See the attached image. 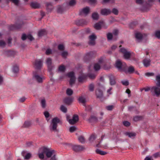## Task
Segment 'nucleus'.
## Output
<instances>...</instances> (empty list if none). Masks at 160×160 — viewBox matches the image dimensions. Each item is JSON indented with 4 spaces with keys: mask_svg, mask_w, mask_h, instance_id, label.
Wrapping results in <instances>:
<instances>
[{
    "mask_svg": "<svg viewBox=\"0 0 160 160\" xmlns=\"http://www.w3.org/2000/svg\"><path fill=\"white\" fill-rule=\"evenodd\" d=\"M46 7L47 10L48 12H51L53 9V7L51 2L46 3Z\"/></svg>",
    "mask_w": 160,
    "mask_h": 160,
    "instance_id": "obj_22",
    "label": "nucleus"
},
{
    "mask_svg": "<svg viewBox=\"0 0 160 160\" xmlns=\"http://www.w3.org/2000/svg\"><path fill=\"white\" fill-rule=\"evenodd\" d=\"M125 135L128 136L130 138H133L136 135V134L134 132H127L125 133Z\"/></svg>",
    "mask_w": 160,
    "mask_h": 160,
    "instance_id": "obj_25",
    "label": "nucleus"
},
{
    "mask_svg": "<svg viewBox=\"0 0 160 160\" xmlns=\"http://www.w3.org/2000/svg\"><path fill=\"white\" fill-rule=\"evenodd\" d=\"M30 6L32 8L36 9L39 8L40 7V4L36 2H32L30 3Z\"/></svg>",
    "mask_w": 160,
    "mask_h": 160,
    "instance_id": "obj_23",
    "label": "nucleus"
},
{
    "mask_svg": "<svg viewBox=\"0 0 160 160\" xmlns=\"http://www.w3.org/2000/svg\"><path fill=\"white\" fill-rule=\"evenodd\" d=\"M88 121L90 122H97L98 121V119L96 116L92 115L88 119Z\"/></svg>",
    "mask_w": 160,
    "mask_h": 160,
    "instance_id": "obj_27",
    "label": "nucleus"
},
{
    "mask_svg": "<svg viewBox=\"0 0 160 160\" xmlns=\"http://www.w3.org/2000/svg\"><path fill=\"white\" fill-rule=\"evenodd\" d=\"M57 11L58 13H61L62 12V7L60 6H58L57 7Z\"/></svg>",
    "mask_w": 160,
    "mask_h": 160,
    "instance_id": "obj_49",
    "label": "nucleus"
},
{
    "mask_svg": "<svg viewBox=\"0 0 160 160\" xmlns=\"http://www.w3.org/2000/svg\"><path fill=\"white\" fill-rule=\"evenodd\" d=\"M33 78L39 83H41L42 82L43 78L41 77L38 74L36 71H35L33 73Z\"/></svg>",
    "mask_w": 160,
    "mask_h": 160,
    "instance_id": "obj_7",
    "label": "nucleus"
},
{
    "mask_svg": "<svg viewBox=\"0 0 160 160\" xmlns=\"http://www.w3.org/2000/svg\"><path fill=\"white\" fill-rule=\"evenodd\" d=\"M27 38L31 41H32L34 39V38L31 34H28L27 35Z\"/></svg>",
    "mask_w": 160,
    "mask_h": 160,
    "instance_id": "obj_61",
    "label": "nucleus"
},
{
    "mask_svg": "<svg viewBox=\"0 0 160 160\" xmlns=\"http://www.w3.org/2000/svg\"><path fill=\"white\" fill-rule=\"evenodd\" d=\"M79 101L84 104L86 102L85 99L82 96L80 97L78 99Z\"/></svg>",
    "mask_w": 160,
    "mask_h": 160,
    "instance_id": "obj_35",
    "label": "nucleus"
},
{
    "mask_svg": "<svg viewBox=\"0 0 160 160\" xmlns=\"http://www.w3.org/2000/svg\"><path fill=\"white\" fill-rule=\"evenodd\" d=\"M66 93L68 95L70 96L73 93L72 90L70 88H68L66 91Z\"/></svg>",
    "mask_w": 160,
    "mask_h": 160,
    "instance_id": "obj_38",
    "label": "nucleus"
},
{
    "mask_svg": "<svg viewBox=\"0 0 160 160\" xmlns=\"http://www.w3.org/2000/svg\"><path fill=\"white\" fill-rule=\"evenodd\" d=\"M96 152L97 154L102 155H105L107 154V152H106L101 150L99 149H97L96 150Z\"/></svg>",
    "mask_w": 160,
    "mask_h": 160,
    "instance_id": "obj_30",
    "label": "nucleus"
},
{
    "mask_svg": "<svg viewBox=\"0 0 160 160\" xmlns=\"http://www.w3.org/2000/svg\"><path fill=\"white\" fill-rule=\"evenodd\" d=\"M145 75L146 76L149 77L153 76L154 75V73L153 72H146L145 73Z\"/></svg>",
    "mask_w": 160,
    "mask_h": 160,
    "instance_id": "obj_57",
    "label": "nucleus"
},
{
    "mask_svg": "<svg viewBox=\"0 0 160 160\" xmlns=\"http://www.w3.org/2000/svg\"><path fill=\"white\" fill-rule=\"evenodd\" d=\"M87 76L84 74H82L78 78V81L79 82H82L86 78Z\"/></svg>",
    "mask_w": 160,
    "mask_h": 160,
    "instance_id": "obj_24",
    "label": "nucleus"
},
{
    "mask_svg": "<svg viewBox=\"0 0 160 160\" xmlns=\"http://www.w3.org/2000/svg\"><path fill=\"white\" fill-rule=\"evenodd\" d=\"M94 86L93 84H91L89 86V89L91 91H93L94 90Z\"/></svg>",
    "mask_w": 160,
    "mask_h": 160,
    "instance_id": "obj_55",
    "label": "nucleus"
},
{
    "mask_svg": "<svg viewBox=\"0 0 160 160\" xmlns=\"http://www.w3.org/2000/svg\"><path fill=\"white\" fill-rule=\"evenodd\" d=\"M87 22L84 19L78 20L75 21V24L78 26H83L87 23Z\"/></svg>",
    "mask_w": 160,
    "mask_h": 160,
    "instance_id": "obj_14",
    "label": "nucleus"
},
{
    "mask_svg": "<svg viewBox=\"0 0 160 160\" xmlns=\"http://www.w3.org/2000/svg\"><path fill=\"white\" fill-rule=\"evenodd\" d=\"M78 139L79 142L82 143H83L85 142V139L84 137L82 136L78 137Z\"/></svg>",
    "mask_w": 160,
    "mask_h": 160,
    "instance_id": "obj_39",
    "label": "nucleus"
},
{
    "mask_svg": "<svg viewBox=\"0 0 160 160\" xmlns=\"http://www.w3.org/2000/svg\"><path fill=\"white\" fill-rule=\"evenodd\" d=\"M73 99L72 98L67 97L64 99V102L65 104L69 105L72 103Z\"/></svg>",
    "mask_w": 160,
    "mask_h": 160,
    "instance_id": "obj_21",
    "label": "nucleus"
},
{
    "mask_svg": "<svg viewBox=\"0 0 160 160\" xmlns=\"http://www.w3.org/2000/svg\"><path fill=\"white\" fill-rule=\"evenodd\" d=\"M65 70V68L63 65H61L58 68V71L61 72H64Z\"/></svg>",
    "mask_w": 160,
    "mask_h": 160,
    "instance_id": "obj_44",
    "label": "nucleus"
},
{
    "mask_svg": "<svg viewBox=\"0 0 160 160\" xmlns=\"http://www.w3.org/2000/svg\"><path fill=\"white\" fill-rule=\"evenodd\" d=\"M96 138V137L94 134L92 135L89 138V140L90 142H93Z\"/></svg>",
    "mask_w": 160,
    "mask_h": 160,
    "instance_id": "obj_41",
    "label": "nucleus"
},
{
    "mask_svg": "<svg viewBox=\"0 0 160 160\" xmlns=\"http://www.w3.org/2000/svg\"><path fill=\"white\" fill-rule=\"evenodd\" d=\"M101 68L100 65L98 63H96L94 65V69L95 71H98Z\"/></svg>",
    "mask_w": 160,
    "mask_h": 160,
    "instance_id": "obj_29",
    "label": "nucleus"
},
{
    "mask_svg": "<svg viewBox=\"0 0 160 160\" xmlns=\"http://www.w3.org/2000/svg\"><path fill=\"white\" fill-rule=\"evenodd\" d=\"M110 84L111 85H115L116 84V78L115 76L112 74L109 75L108 76Z\"/></svg>",
    "mask_w": 160,
    "mask_h": 160,
    "instance_id": "obj_13",
    "label": "nucleus"
},
{
    "mask_svg": "<svg viewBox=\"0 0 160 160\" xmlns=\"http://www.w3.org/2000/svg\"><path fill=\"white\" fill-rule=\"evenodd\" d=\"M96 94L97 98H101L103 96V92L100 89H98L96 91Z\"/></svg>",
    "mask_w": 160,
    "mask_h": 160,
    "instance_id": "obj_20",
    "label": "nucleus"
},
{
    "mask_svg": "<svg viewBox=\"0 0 160 160\" xmlns=\"http://www.w3.org/2000/svg\"><path fill=\"white\" fill-rule=\"evenodd\" d=\"M111 12V10L109 9L104 8L101 10V13L102 15L106 16L110 14Z\"/></svg>",
    "mask_w": 160,
    "mask_h": 160,
    "instance_id": "obj_18",
    "label": "nucleus"
},
{
    "mask_svg": "<svg viewBox=\"0 0 160 160\" xmlns=\"http://www.w3.org/2000/svg\"><path fill=\"white\" fill-rule=\"evenodd\" d=\"M92 18L93 19L97 20L98 18L99 15L97 12H94L92 14Z\"/></svg>",
    "mask_w": 160,
    "mask_h": 160,
    "instance_id": "obj_32",
    "label": "nucleus"
},
{
    "mask_svg": "<svg viewBox=\"0 0 160 160\" xmlns=\"http://www.w3.org/2000/svg\"><path fill=\"white\" fill-rule=\"evenodd\" d=\"M89 12V8L88 7H86L80 11L79 14L82 15L83 14L87 15Z\"/></svg>",
    "mask_w": 160,
    "mask_h": 160,
    "instance_id": "obj_17",
    "label": "nucleus"
},
{
    "mask_svg": "<svg viewBox=\"0 0 160 160\" xmlns=\"http://www.w3.org/2000/svg\"><path fill=\"white\" fill-rule=\"evenodd\" d=\"M78 116L76 114H74L73 116L72 119H69L68 121L70 124L73 125L77 123L78 121Z\"/></svg>",
    "mask_w": 160,
    "mask_h": 160,
    "instance_id": "obj_9",
    "label": "nucleus"
},
{
    "mask_svg": "<svg viewBox=\"0 0 160 160\" xmlns=\"http://www.w3.org/2000/svg\"><path fill=\"white\" fill-rule=\"evenodd\" d=\"M6 44V42L3 40H0V47H3Z\"/></svg>",
    "mask_w": 160,
    "mask_h": 160,
    "instance_id": "obj_52",
    "label": "nucleus"
},
{
    "mask_svg": "<svg viewBox=\"0 0 160 160\" xmlns=\"http://www.w3.org/2000/svg\"><path fill=\"white\" fill-rule=\"evenodd\" d=\"M76 2L75 0H70L69 5L70 6H73L76 4Z\"/></svg>",
    "mask_w": 160,
    "mask_h": 160,
    "instance_id": "obj_45",
    "label": "nucleus"
},
{
    "mask_svg": "<svg viewBox=\"0 0 160 160\" xmlns=\"http://www.w3.org/2000/svg\"><path fill=\"white\" fill-rule=\"evenodd\" d=\"M41 104L42 107L43 108H44L45 107L46 105V102L45 99H42L41 100Z\"/></svg>",
    "mask_w": 160,
    "mask_h": 160,
    "instance_id": "obj_56",
    "label": "nucleus"
},
{
    "mask_svg": "<svg viewBox=\"0 0 160 160\" xmlns=\"http://www.w3.org/2000/svg\"><path fill=\"white\" fill-rule=\"evenodd\" d=\"M97 38L95 34H92L89 36V41L88 43L91 45H93L95 44V40Z\"/></svg>",
    "mask_w": 160,
    "mask_h": 160,
    "instance_id": "obj_11",
    "label": "nucleus"
},
{
    "mask_svg": "<svg viewBox=\"0 0 160 160\" xmlns=\"http://www.w3.org/2000/svg\"><path fill=\"white\" fill-rule=\"evenodd\" d=\"M103 23V22H99L96 23L94 26L95 28L97 30H100L101 28V25Z\"/></svg>",
    "mask_w": 160,
    "mask_h": 160,
    "instance_id": "obj_26",
    "label": "nucleus"
},
{
    "mask_svg": "<svg viewBox=\"0 0 160 160\" xmlns=\"http://www.w3.org/2000/svg\"><path fill=\"white\" fill-rule=\"evenodd\" d=\"M60 109L64 113H66L67 112V108L64 106L62 105L60 108Z\"/></svg>",
    "mask_w": 160,
    "mask_h": 160,
    "instance_id": "obj_46",
    "label": "nucleus"
},
{
    "mask_svg": "<svg viewBox=\"0 0 160 160\" xmlns=\"http://www.w3.org/2000/svg\"><path fill=\"white\" fill-rule=\"evenodd\" d=\"M113 105H111L107 106L106 107V108L108 111H112L114 108Z\"/></svg>",
    "mask_w": 160,
    "mask_h": 160,
    "instance_id": "obj_47",
    "label": "nucleus"
},
{
    "mask_svg": "<svg viewBox=\"0 0 160 160\" xmlns=\"http://www.w3.org/2000/svg\"><path fill=\"white\" fill-rule=\"evenodd\" d=\"M156 37L158 39H160V31H157L155 32Z\"/></svg>",
    "mask_w": 160,
    "mask_h": 160,
    "instance_id": "obj_53",
    "label": "nucleus"
},
{
    "mask_svg": "<svg viewBox=\"0 0 160 160\" xmlns=\"http://www.w3.org/2000/svg\"><path fill=\"white\" fill-rule=\"evenodd\" d=\"M13 71L14 73H16L18 71V68L16 66H14L13 68Z\"/></svg>",
    "mask_w": 160,
    "mask_h": 160,
    "instance_id": "obj_59",
    "label": "nucleus"
},
{
    "mask_svg": "<svg viewBox=\"0 0 160 160\" xmlns=\"http://www.w3.org/2000/svg\"><path fill=\"white\" fill-rule=\"evenodd\" d=\"M55 152L54 150H51L49 148L43 147V152H44L47 158H49L52 156L49 160H57L56 155L54 154Z\"/></svg>",
    "mask_w": 160,
    "mask_h": 160,
    "instance_id": "obj_2",
    "label": "nucleus"
},
{
    "mask_svg": "<svg viewBox=\"0 0 160 160\" xmlns=\"http://www.w3.org/2000/svg\"><path fill=\"white\" fill-rule=\"evenodd\" d=\"M114 2V0H103L102 2V3L104 4L107 2H110L111 3Z\"/></svg>",
    "mask_w": 160,
    "mask_h": 160,
    "instance_id": "obj_51",
    "label": "nucleus"
},
{
    "mask_svg": "<svg viewBox=\"0 0 160 160\" xmlns=\"http://www.w3.org/2000/svg\"><path fill=\"white\" fill-rule=\"evenodd\" d=\"M22 155L25 159L28 160L31 157V154L30 153H27L26 151H23L22 152Z\"/></svg>",
    "mask_w": 160,
    "mask_h": 160,
    "instance_id": "obj_15",
    "label": "nucleus"
},
{
    "mask_svg": "<svg viewBox=\"0 0 160 160\" xmlns=\"http://www.w3.org/2000/svg\"><path fill=\"white\" fill-rule=\"evenodd\" d=\"M76 128L74 126H72L70 127L69 128V131L71 132H72L76 130Z\"/></svg>",
    "mask_w": 160,
    "mask_h": 160,
    "instance_id": "obj_60",
    "label": "nucleus"
},
{
    "mask_svg": "<svg viewBox=\"0 0 160 160\" xmlns=\"http://www.w3.org/2000/svg\"><path fill=\"white\" fill-rule=\"evenodd\" d=\"M67 75L68 77L70 78L75 77L74 76V73L73 72H69L67 74Z\"/></svg>",
    "mask_w": 160,
    "mask_h": 160,
    "instance_id": "obj_42",
    "label": "nucleus"
},
{
    "mask_svg": "<svg viewBox=\"0 0 160 160\" xmlns=\"http://www.w3.org/2000/svg\"><path fill=\"white\" fill-rule=\"evenodd\" d=\"M75 77L70 78V80L69 81L70 85L71 86H72L73 84L75 83Z\"/></svg>",
    "mask_w": 160,
    "mask_h": 160,
    "instance_id": "obj_40",
    "label": "nucleus"
},
{
    "mask_svg": "<svg viewBox=\"0 0 160 160\" xmlns=\"http://www.w3.org/2000/svg\"><path fill=\"white\" fill-rule=\"evenodd\" d=\"M116 67L119 70L126 72V65L125 63H122L120 61L117 60L115 63Z\"/></svg>",
    "mask_w": 160,
    "mask_h": 160,
    "instance_id": "obj_5",
    "label": "nucleus"
},
{
    "mask_svg": "<svg viewBox=\"0 0 160 160\" xmlns=\"http://www.w3.org/2000/svg\"><path fill=\"white\" fill-rule=\"evenodd\" d=\"M122 83L124 86H127L129 85V83L128 80H122L121 81Z\"/></svg>",
    "mask_w": 160,
    "mask_h": 160,
    "instance_id": "obj_48",
    "label": "nucleus"
},
{
    "mask_svg": "<svg viewBox=\"0 0 160 160\" xmlns=\"http://www.w3.org/2000/svg\"><path fill=\"white\" fill-rule=\"evenodd\" d=\"M123 124L126 127H128L130 125V123L127 121H125L123 122Z\"/></svg>",
    "mask_w": 160,
    "mask_h": 160,
    "instance_id": "obj_62",
    "label": "nucleus"
},
{
    "mask_svg": "<svg viewBox=\"0 0 160 160\" xmlns=\"http://www.w3.org/2000/svg\"><path fill=\"white\" fill-rule=\"evenodd\" d=\"M32 124L31 122L30 121H26L25 122L23 127L24 128H28L30 127Z\"/></svg>",
    "mask_w": 160,
    "mask_h": 160,
    "instance_id": "obj_31",
    "label": "nucleus"
},
{
    "mask_svg": "<svg viewBox=\"0 0 160 160\" xmlns=\"http://www.w3.org/2000/svg\"><path fill=\"white\" fill-rule=\"evenodd\" d=\"M68 55V52L66 51H63L61 53V56L63 58H66L67 56Z\"/></svg>",
    "mask_w": 160,
    "mask_h": 160,
    "instance_id": "obj_43",
    "label": "nucleus"
},
{
    "mask_svg": "<svg viewBox=\"0 0 160 160\" xmlns=\"http://www.w3.org/2000/svg\"><path fill=\"white\" fill-rule=\"evenodd\" d=\"M151 60L150 59V56L149 57L145 58L143 60V63L144 66L146 67H147L150 66Z\"/></svg>",
    "mask_w": 160,
    "mask_h": 160,
    "instance_id": "obj_19",
    "label": "nucleus"
},
{
    "mask_svg": "<svg viewBox=\"0 0 160 160\" xmlns=\"http://www.w3.org/2000/svg\"><path fill=\"white\" fill-rule=\"evenodd\" d=\"M42 152L38 154V156L41 159H43L44 158V152H43V147L42 148Z\"/></svg>",
    "mask_w": 160,
    "mask_h": 160,
    "instance_id": "obj_36",
    "label": "nucleus"
},
{
    "mask_svg": "<svg viewBox=\"0 0 160 160\" xmlns=\"http://www.w3.org/2000/svg\"><path fill=\"white\" fill-rule=\"evenodd\" d=\"M112 12L113 14L116 15H117L118 12V9L115 8H114L112 9Z\"/></svg>",
    "mask_w": 160,
    "mask_h": 160,
    "instance_id": "obj_58",
    "label": "nucleus"
},
{
    "mask_svg": "<svg viewBox=\"0 0 160 160\" xmlns=\"http://www.w3.org/2000/svg\"><path fill=\"white\" fill-rule=\"evenodd\" d=\"M143 37V35L140 33L137 32L135 34V38L141 40Z\"/></svg>",
    "mask_w": 160,
    "mask_h": 160,
    "instance_id": "obj_28",
    "label": "nucleus"
},
{
    "mask_svg": "<svg viewBox=\"0 0 160 160\" xmlns=\"http://www.w3.org/2000/svg\"><path fill=\"white\" fill-rule=\"evenodd\" d=\"M96 75L94 73L89 72L88 74V76L91 79H94L96 77Z\"/></svg>",
    "mask_w": 160,
    "mask_h": 160,
    "instance_id": "obj_33",
    "label": "nucleus"
},
{
    "mask_svg": "<svg viewBox=\"0 0 160 160\" xmlns=\"http://www.w3.org/2000/svg\"><path fill=\"white\" fill-rule=\"evenodd\" d=\"M95 53L93 52H90L87 53L84 57V60L87 62L94 56Z\"/></svg>",
    "mask_w": 160,
    "mask_h": 160,
    "instance_id": "obj_10",
    "label": "nucleus"
},
{
    "mask_svg": "<svg viewBox=\"0 0 160 160\" xmlns=\"http://www.w3.org/2000/svg\"><path fill=\"white\" fill-rule=\"evenodd\" d=\"M27 38V35H26L25 34H23L22 35V39L23 40H25Z\"/></svg>",
    "mask_w": 160,
    "mask_h": 160,
    "instance_id": "obj_64",
    "label": "nucleus"
},
{
    "mask_svg": "<svg viewBox=\"0 0 160 160\" xmlns=\"http://www.w3.org/2000/svg\"><path fill=\"white\" fill-rule=\"evenodd\" d=\"M72 148L73 150L76 152L82 151L85 149L84 147L80 145H73Z\"/></svg>",
    "mask_w": 160,
    "mask_h": 160,
    "instance_id": "obj_12",
    "label": "nucleus"
},
{
    "mask_svg": "<svg viewBox=\"0 0 160 160\" xmlns=\"http://www.w3.org/2000/svg\"><path fill=\"white\" fill-rule=\"evenodd\" d=\"M107 38L109 40H111L112 38V35L111 33H108L107 34Z\"/></svg>",
    "mask_w": 160,
    "mask_h": 160,
    "instance_id": "obj_50",
    "label": "nucleus"
},
{
    "mask_svg": "<svg viewBox=\"0 0 160 160\" xmlns=\"http://www.w3.org/2000/svg\"><path fill=\"white\" fill-rule=\"evenodd\" d=\"M156 79L157 82L156 84L157 87H153L150 89V88H143V89L146 92L151 90L152 93H154L157 97L160 95V75H158L156 76Z\"/></svg>",
    "mask_w": 160,
    "mask_h": 160,
    "instance_id": "obj_1",
    "label": "nucleus"
},
{
    "mask_svg": "<svg viewBox=\"0 0 160 160\" xmlns=\"http://www.w3.org/2000/svg\"><path fill=\"white\" fill-rule=\"evenodd\" d=\"M43 61L40 59H37L35 60L33 65L35 68L37 69H40L42 66Z\"/></svg>",
    "mask_w": 160,
    "mask_h": 160,
    "instance_id": "obj_6",
    "label": "nucleus"
},
{
    "mask_svg": "<svg viewBox=\"0 0 160 160\" xmlns=\"http://www.w3.org/2000/svg\"><path fill=\"white\" fill-rule=\"evenodd\" d=\"M60 119L57 117L53 118L50 126V128L51 130L55 131L57 127V124L60 122Z\"/></svg>",
    "mask_w": 160,
    "mask_h": 160,
    "instance_id": "obj_3",
    "label": "nucleus"
},
{
    "mask_svg": "<svg viewBox=\"0 0 160 160\" xmlns=\"http://www.w3.org/2000/svg\"><path fill=\"white\" fill-rule=\"evenodd\" d=\"M58 49L62 51L64 49V46L62 44H59L58 46Z\"/></svg>",
    "mask_w": 160,
    "mask_h": 160,
    "instance_id": "obj_54",
    "label": "nucleus"
},
{
    "mask_svg": "<svg viewBox=\"0 0 160 160\" xmlns=\"http://www.w3.org/2000/svg\"><path fill=\"white\" fill-rule=\"evenodd\" d=\"M134 71V67L132 66H130L128 68V72L130 73H132Z\"/></svg>",
    "mask_w": 160,
    "mask_h": 160,
    "instance_id": "obj_37",
    "label": "nucleus"
},
{
    "mask_svg": "<svg viewBox=\"0 0 160 160\" xmlns=\"http://www.w3.org/2000/svg\"><path fill=\"white\" fill-rule=\"evenodd\" d=\"M20 28V24L19 21H18V22H16L14 24L10 26L9 27V29L11 30H12L18 29Z\"/></svg>",
    "mask_w": 160,
    "mask_h": 160,
    "instance_id": "obj_16",
    "label": "nucleus"
},
{
    "mask_svg": "<svg viewBox=\"0 0 160 160\" xmlns=\"http://www.w3.org/2000/svg\"><path fill=\"white\" fill-rule=\"evenodd\" d=\"M51 50L50 48H48L46 51V54L47 55H49L51 54Z\"/></svg>",
    "mask_w": 160,
    "mask_h": 160,
    "instance_id": "obj_63",
    "label": "nucleus"
},
{
    "mask_svg": "<svg viewBox=\"0 0 160 160\" xmlns=\"http://www.w3.org/2000/svg\"><path fill=\"white\" fill-rule=\"evenodd\" d=\"M46 63L48 67V70L51 73L53 68L52 59L50 58H48L46 60Z\"/></svg>",
    "mask_w": 160,
    "mask_h": 160,
    "instance_id": "obj_8",
    "label": "nucleus"
},
{
    "mask_svg": "<svg viewBox=\"0 0 160 160\" xmlns=\"http://www.w3.org/2000/svg\"><path fill=\"white\" fill-rule=\"evenodd\" d=\"M46 34V31L45 30L42 29L38 32V36L39 37H41Z\"/></svg>",
    "mask_w": 160,
    "mask_h": 160,
    "instance_id": "obj_34",
    "label": "nucleus"
},
{
    "mask_svg": "<svg viewBox=\"0 0 160 160\" xmlns=\"http://www.w3.org/2000/svg\"><path fill=\"white\" fill-rule=\"evenodd\" d=\"M120 51L123 54L124 58L127 60H128L131 58L133 54L128 51L126 49L123 48L120 49Z\"/></svg>",
    "mask_w": 160,
    "mask_h": 160,
    "instance_id": "obj_4",
    "label": "nucleus"
}]
</instances>
